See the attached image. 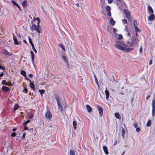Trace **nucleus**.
Listing matches in <instances>:
<instances>
[{
    "label": "nucleus",
    "mask_w": 155,
    "mask_h": 155,
    "mask_svg": "<svg viewBox=\"0 0 155 155\" xmlns=\"http://www.w3.org/2000/svg\"><path fill=\"white\" fill-rule=\"evenodd\" d=\"M114 46L119 50H121L126 52H129L132 51L134 48H127V46L125 45L124 42L120 41H116V44Z\"/></svg>",
    "instance_id": "1"
},
{
    "label": "nucleus",
    "mask_w": 155,
    "mask_h": 155,
    "mask_svg": "<svg viewBox=\"0 0 155 155\" xmlns=\"http://www.w3.org/2000/svg\"><path fill=\"white\" fill-rule=\"evenodd\" d=\"M33 21H36L37 22V25H36L34 24H33L32 25L31 27H30V29L31 31H36L39 33H41V31L39 30L40 28V26L39 25V23L40 22V19L38 18H34Z\"/></svg>",
    "instance_id": "2"
},
{
    "label": "nucleus",
    "mask_w": 155,
    "mask_h": 155,
    "mask_svg": "<svg viewBox=\"0 0 155 155\" xmlns=\"http://www.w3.org/2000/svg\"><path fill=\"white\" fill-rule=\"evenodd\" d=\"M138 38L137 37H134L131 41H128L127 44L130 47H132L135 45H136L138 43Z\"/></svg>",
    "instance_id": "3"
},
{
    "label": "nucleus",
    "mask_w": 155,
    "mask_h": 155,
    "mask_svg": "<svg viewBox=\"0 0 155 155\" xmlns=\"http://www.w3.org/2000/svg\"><path fill=\"white\" fill-rule=\"evenodd\" d=\"M46 119L48 120H50L52 118V114L49 110H47L45 114Z\"/></svg>",
    "instance_id": "4"
},
{
    "label": "nucleus",
    "mask_w": 155,
    "mask_h": 155,
    "mask_svg": "<svg viewBox=\"0 0 155 155\" xmlns=\"http://www.w3.org/2000/svg\"><path fill=\"white\" fill-rule=\"evenodd\" d=\"M97 107L99 111V115L101 117L103 115V109L102 107L98 105H97Z\"/></svg>",
    "instance_id": "5"
},
{
    "label": "nucleus",
    "mask_w": 155,
    "mask_h": 155,
    "mask_svg": "<svg viewBox=\"0 0 155 155\" xmlns=\"http://www.w3.org/2000/svg\"><path fill=\"white\" fill-rule=\"evenodd\" d=\"M152 115L153 116H154L155 113V99L153 100L152 101Z\"/></svg>",
    "instance_id": "6"
},
{
    "label": "nucleus",
    "mask_w": 155,
    "mask_h": 155,
    "mask_svg": "<svg viewBox=\"0 0 155 155\" xmlns=\"http://www.w3.org/2000/svg\"><path fill=\"white\" fill-rule=\"evenodd\" d=\"M2 53L6 56H11L13 54L12 52H10L8 51L6 49H3L2 51Z\"/></svg>",
    "instance_id": "7"
},
{
    "label": "nucleus",
    "mask_w": 155,
    "mask_h": 155,
    "mask_svg": "<svg viewBox=\"0 0 155 155\" xmlns=\"http://www.w3.org/2000/svg\"><path fill=\"white\" fill-rule=\"evenodd\" d=\"M150 15L148 18V20L149 21H152L154 20L155 16L154 14H150Z\"/></svg>",
    "instance_id": "8"
},
{
    "label": "nucleus",
    "mask_w": 155,
    "mask_h": 155,
    "mask_svg": "<svg viewBox=\"0 0 155 155\" xmlns=\"http://www.w3.org/2000/svg\"><path fill=\"white\" fill-rule=\"evenodd\" d=\"M58 106V108L60 110L61 112H62L63 110V108L62 105L60 102L57 103Z\"/></svg>",
    "instance_id": "9"
},
{
    "label": "nucleus",
    "mask_w": 155,
    "mask_h": 155,
    "mask_svg": "<svg viewBox=\"0 0 155 155\" xmlns=\"http://www.w3.org/2000/svg\"><path fill=\"white\" fill-rule=\"evenodd\" d=\"M86 108L88 112L89 113H91L92 111V108L88 104L86 105Z\"/></svg>",
    "instance_id": "10"
},
{
    "label": "nucleus",
    "mask_w": 155,
    "mask_h": 155,
    "mask_svg": "<svg viewBox=\"0 0 155 155\" xmlns=\"http://www.w3.org/2000/svg\"><path fill=\"white\" fill-rule=\"evenodd\" d=\"M103 148L105 154L106 155L108 154L109 153L107 147L106 146H104Z\"/></svg>",
    "instance_id": "11"
},
{
    "label": "nucleus",
    "mask_w": 155,
    "mask_h": 155,
    "mask_svg": "<svg viewBox=\"0 0 155 155\" xmlns=\"http://www.w3.org/2000/svg\"><path fill=\"white\" fill-rule=\"evenodd\" d=\"M2 89L5 92H8L9 91V89L8 87L4 86L2 87Z\"/></svg>",
    "instance_id": "12"
},
{
    "label": "nucleus",
    "mask_w": 155,
    "mask_h": 155,
    "mask_svg": "<svg viewBox=\"0 0 155 155\" xmlns=\"http://www.w3.org/2000/svg\"><path fill=\"white\" fill-rule=\"evenodd\" d=\"M124 12L126 14V15L127 18H128V19H129V18L130 17V18H131V17H130V13L128 12V11L127 10H124Z\"/></svg>",
    "instance_id": "13"
},
{
    "label": "nucleus",
    "mask_w": 155,
    "mask_h": 155,
    "mask_svg": "<svg viewBox=\"0 0 155 155\" xmlns=\"http://www.w3.org/2000/svg\"><path fill=\"white\" fill-rule=\"evenodd\" d=\"M124 12L126 14V15L127 18H128V19H129V18L130 17V18H131V17H130V13L128 12V11L127 10H124Z\"/></svg>",
    "instance_id": "14"
},
{
    "label": "nucleus",
    "mask_w": 155,
    "mask_h": 155,
    "mask_svg": "<svg viewBox=\"0 0 155 155\" xmlns=\"http://www.w3.org/2000/svg\"><path fill=\"white\" fill-rule=\"evenodd\" d=\"M105 93L106 95V98L107 100H108L110 95L109 91L107 90H106L105 91Z\"/></svg>",
    "instance_id": "15"
},
{
    "label": "nucleus",
    "mask_w": 155,
    "mask_h": 155,
    "mask_svg": "<svg viewBox=\"0 0 155 155\" xmlns=\"http://www.w3.org/2000/svg\"><path fill=\"white\" fill-rule=\"evenodd\" d=\"M148 9L150 14H153V10L151 7L149 6L148 8Z\"/></svg>",
    "instance_id": "16"
},
{
    "label": "nucleus",
    "mask_w": 155,
    "mask_h": 155,
    "mask_svg": "<svg viewBox=\"0 0 155 155\" xmlns=\"http://www.w3.org/2000/svg\"><path fill=\"white\" fill-rule=\"evenodd\" d=\"M31 55L32 61V63H34V59L35 58V55L33 51H31Z\"/></svg>",
    "instance_id": "17"
},
{
    "label": "nucleus",
    "mask_w": 155,
    "mask_h": 155,
    "mask_svg": "<svg viewBox=\"0 0 155 155\" xmlns=\"http://www.w3.org/2000/svg\"><path fill=\"white\" fill-rule=\"evenodd\" d=\"M13 40L14 41L15 44V45H18L19 44L20 42L18 41L17 38H16V37H13Z\"/></svg>",
    "instance_id": "18"
},
{
    "label": "nucleus",
    "mask_w": 155,
    "mask_h": 155,
    "mask_svg": "<svg viewBox=\"0 0 155 155\" xmlns=\"http://www.w3.org/2000/svg\"><path fill=\"white\" fill-rule=\"evenodd\" d=\"M55 97L57 103L60 102V97L57 94H55Z\"/></svg>",
    "instance_id": "19"
},
{
    "label": "nucleus",
    "mask_w": 155,
    "mask_h": 155,
    "mask_svg": "<svg viewBox=\"0 0 155 155\" xmlns=\"http://www.w3.org/2000/svg\"><path fill=\"white\" fill-rule=\"evenodd\" d=\"M115 116L119 120L121 119V116L118 113H116L115 114Z\"/></svg>",
    "instance_id": "20"
},
{
    "label": "nucleus",
    "mask_w": 155,
    "mask_h": 155,
    "mask_svg": "<svg viewBox=\"0 0 155 155\" xmlns=\"http://www.w3.org/2000/svg\"><path fill=\"white\" fill-rule=\"evenodd\" d=\"M30 86L33 90H35V86L33 82H30Z\"/></svg>",
    "instance_id": "21"
},
{
    "label": "nucleus",
    "mask_w": 155,
    "mask_h": 155,
    "mask_svg": "<svg viewBox=\"0 0 155 155\" xmlns=\"http://www.w3.org/2000/svg\"><path fill=\"white\" fill-rule=\"evenodd\" d=\"M73 126L74 128V130H76L77 129V122L76 121L74 120L73 122Z\"/></svg>",
    "instance_id": "22"
},
{
    "label": "nucleus",
    "mask_w": 155,
    "mask_h": 155,
    "mask_svg": "<svg viewBox=\"0 0 155 155\" xmlns=\"http://www.w3.org/2000/svg\"><path fill=\"white\" fill-rule=\"evenodd\" d=\"M110 23L113 26L115 24V21L114 20L113 18L111 17V18L110 21Z\"/></svg>",
    "instance_id": "23"
},
{
    "label": "nucleus",
    "mask_w": 155,
    "mask_h": 155,
    "mask_svg": "<svg viewBox=\"0 0 155 155\" xmlns=\"http://www.w3.org/2000/svg\"><path fill=\"white\" fill-rule=\"evenodd\" d=\"M94 78L95 81V82L97 84V86H98V87L100 88V86L98 83V80L97 79V78L95 75H94Z\"/></svg>",
    "instance_id": "24"
},
{
    "label": "nucleus",
    "mask_w": 155,
    "mask_h": 155,
    "mask_svg": "<svg viewBox=\"0 0 155 155\" xmlns=\"http://www.w3.org/2000/svg\"><path fill=\"white\" fill-rule=\"evenodd\" d=\"M21 75H23L24 76H26V72L23 70L21 71Z\"/></svg>",
    "instance_id": "25"
},
{
    "label": "nucleus",
    "mask_w": 155,
    "mask_h": 155,
    "mask_svg": "<svg viewBox=\"0 0 155 155\" xmlns=\"http://www.w3.org/2000/svg\"><path fill=\"white\" fill-rule=\"evenodd\" d=\"M27 4V3L26 0H24L23 1L22 3V5L23 7H26V6Z\"/></svg>",
    "instance_id": "26"
},
{
    "label": "nucleus",
    "mask_w": 155,
    "mask_h": 155,
    "mask_svg": "<svg viewBox=\"0 0 155 155\" xmlns=\"http://www.w3.org/2000/svg\"><path fill=\"white\" fill-rule=\"evenodd\" d=\"M70 155H75V152L72 150H71L70 152Z\"/></svg>",
    "instance_id": "27"
},
{
    "label": "nucleus",
    "mask_w": 155,
    "mask_h": 155,
    "mask_svg": "<svg viewBox=\"0 0 155 155\" xmlns=\"http://www.w3.org/2000/svg\"><path fill=\"white\" fill-rule=\"evenodd\" d=\"M34 114L30 113L28 115V117L30 119H32L33 117Z\"/></svg>",
    "instance_id": "28"
},
{
    "label": "nucleus",
    "mask_w": 155,
    "mask_h": 155,
    "mask_svg": "<svg viewBox=\"0 0 155 155\" xmlns=\"http://www.w3.org/2000/svg\"><path fill=\"white\" fill-rule=\"evenodd\" d=\"M59 46L64 51H65V48H64V47L63 45L62 44H59Z\"/></svg>",
    "instance_id": "29"
},
{
    "label": "nucleus",
    "mask_w": 155,
    "mask_h": 155,
    "mask_svg": "<svg viewBox=\"0 0 155 155\" xmlns=\"http://www.w3.org/2000/svg\"><path fill=\"white\" fill-rule=\"evenodd\" d=\"M18 107H19L18 105L17 104H16L15 105V106H14V110H17V109H18Z\"/></svg>",
    "instance_id": "30"
},
{
    "label": "nucleus",
    "mask_w": 155,
    "mask_h": 155,
    "mask_svg": "<svg viewBox=\"0 0 155 155\" xmlns=\"http://www.w3.org/2000/svg\"><path fill=\"white\" fill-rule=\"evenodd\" d=\"M39 92L40 93V94L41 95H42L43 94H44L45 91L43 90V89H42V90H39Z\"/></svg>",
    "instance_id": "31"
},
{
    "label": "nucleus",
    "mask_w": 155,
    "mask_h": 155,
    "mask_svg": "<svg viewBox=\"0 0 155 155\" xmlns=\"http://www.w3.org/2000/svg\"><path fill=\"white\" fill-rule=\"evenodd\" d=\"M135 29L136 32H137L140 31V30L138 28L137 26H135Z\"/></svg>",
    "instance_id": "32"
},
{
    "label": "nucleus",
    "mask_w": 155,
    "mask_h": 155,
    "mask_svg": "<svg viewBox=\"0 0 155 155\" xmlns=\"http://www.w3.org/2000/svg\"><path fill=\"white\" fill-rule=\"evenodd\" d=\"M30 122V120H28L26 121L23 124V126H26L27 124L28 123H29Z\"/></svg>",
    "instance_id": "33"
},
{
    "label": "nucleus",
    "mask_w": 155,
    "mask_h": 155,
    "mask_svg": "<svg viewBox=\"0 0 155 155\" xmlns=\"http://www.w3.org/2000/svg\"><path fill=\"white\" fill-rule=\"evenodd\" d=\"M62 58H63L64 62L65 63L66 62H67L68 61V59H67V58L65 56H63V57H62Z\"/></svg>",
    "instance_id": "34"
},
{
    "label": "nucleus",
    "mask_w": 155,
    "mask_h": 155,
    "mask_svg": "<svg viewBox=\"0 0 155 155\" xmlns=\"http://www.w3.org/2000/svg\"><path fill=\"white\" fill-rule=\"evenodd\" d=\"M106 9L107 12L110 11L111 9L110 7L109 6H107L106 7Z\"/></svg>",
    "instance_id": "35"
},
{
    "label": "nucleus",
    "mask_w": 155,
    "mask_h": 155,
    "mask_svg": "<svg viewBox=\"0 0 155 155\" xmlns=\"http://www.w3.org/2000/svg\"><path fill=\"white\" fill-rule=\"evenodd\" d=\"M16 133L14 132L12 133V134H11V136L12 137H15L16 136Z\"/></svg>",
    "instance_id": "36"
},
{
    "label": "nucleus",
    "mask_w": 155,
    "mask_h": 155,
    "mask_svg": "<svg viewBox=\"0 0 155 155\" xmlns=\"http://www.w3.org/2000/svg\"><path fill=\"white\" fill-rule=\"evenodd\" d=\"M28 40H29V43L31 45L33 44V42L32 41V39H31V38L30 37H29V38H28Z\"/></svg>",
    "instance_id": "37"
},
{
    "label": "nucleus",
    "mask_w": 155,
    "mask_h": 155,
    "mask_svg": "<svg viewBox=\"0 0 155 155\" xmlns=\"http://www.w3.org/2000/svg\"><path fill=\"white\" fill-rule=\"evenodd\" d=\"M150 120H149L147 123L146 126L147 127H150Z\"/></svg>",
    "instance_id": "38"
},
{
    "label": "nucleus",
    "mask_w": 155,
    "mask_h": 155,
    "mask_svg": "<svg viewBox=\"0 0 155 155\" xmlns=\"http://www.w3.org/2000/svg\"><path fill=\"white\" fill-rule=\"evenodd\" d=\"M122 22L123 24H125L127 23V20L125 19H123L122 20Z\"/></svg>",
    "instance_id": "39"
},
{
    "label": "nucleus",
    "mask_w": 155,
    "mask_h": 155,
    "mask_svg": "<svg viewBox=\"0 0 155 155\" xmlns=\"http://www.w3.org/2000/svg\"><path fill=\"white\" fill-rule=\"evenodd\" d=\"M28 90L25 87L23 91V92L25 93H27L28 92Z\"/></svg>",
    "instance_id": "40"
},
{
    "label": "nucleus",
    "mask_w": 155,
    "mask_h": 155,
    "mask_svg": "<svg viewBox=\"0 0 155 155\" xmlns=\"http://www.w3.org/2000/svg\"><path fill=\"white\" fill-rule=\"evenodd\" d=\"M6 83H7V82H6V80H3L2 81V84H3L6 85Z\"/></svg>",
    "instance_id": "41"
},
{
    "label": "nucleus",
    "mask_w": 155,
    "mask_h": 155,
    "mask_svg": "<svg viewBox=\"0 0 155 155\" xmlns=\"http://www.w3.org/2000/svg\"><path fill=\"white\" fill-rule=\"evenodd\" d=\"M100 1L102 5H104V4H105V0H100Z\"/></svg>",
    "instance_id": "42"
},
{
    "label": "nucleus",
    "mask_w": 155,
    "mask_h": 155,
    "mask_svg": "<svg viewBox=\"0 0 155 155\" xmlns=\"http://www.w3.org/2000/svg\"><path fill=\"white\" fill-rule=\"evenodd\" d=\"M134 126L136 128L138 127L137 123V122L134 123Z\"/></svg>",
    "instance_id": "43"
},
{
    "label": "nucleus",
    "mask_w": 155,
    "mask_h": 155,
    "mask_svg": "<svg viewBox=\"0 0 155 155\" xmlns=\"http://www.w3.org/2000/svg\"><path fill=\"white\" fill-rule=\"evenodd\" d=\"M6 85H7L8 86H12V84L11 82H7Z\"/></svg>",
    "instance_id": "44"
},
{
    "label": "nucleus",
    "mask_w": 155,
    "mask_h": 155,
    "mask_svg": "<svg viewBox=\"0 0 155 155\" xmlns=\"http://www.w3.org/2000/svg\"><path fill=\"white\" fill-rule=\"evenodd\" d=\"M126 31H127V32H128V30H127V28H126ZM130 35V33L129 32H128L127 34H126V35L127 36H129Z\"/></svg>",
    "instance_id": "45"
},
{
    "label": "nucleus",
    "mask_w": 155,
    "mask_h": 155,
    "mask_svg": "<svg viewBox=\"0 0 155 155\" xmlns=\"http://www.w3.org/2000/svg\"><path fill=\"white\" fill-rule=\"evenodd\" d=\"M134 26H137V21L136 20H134Z\"/></svg>",
    "instance_id": "46"
},
{
    "label": "nucleus",
    "mask_w": 155,
    "mask_h": 155,
    "mask_svg": "<svg viewBox=\"0 0 155 155\" xmlns=\"http://www.w3.org/2000/svg\"><path fill=\"white\" fill-rule=\"evenodd\" d=\"M25 77V79L26 80H27V81H29L30 82H31V81L27 77V76H26H26H24Z\"/></svg>",
    "instance_id": "47"
},
{
    "label": "nucleus",
    "mask_w": 155,
    "mask_h": 155,
    "mask_svg": "<svg viewBox=\"0 0 155 155\" xmlns=\"http://www.w3.org/2000/svg\"><path fill=\"white\" fill-rule=\"evenodd\" d=\"M26 135V133H24L22 136V139H24L25 137V136Z\"/></svg>",
    "instance_id": "48"
},
{
    "label": "nucleus",
    "mask_w": 155,
    "mask_h": 155,
    "mask_svg": "<svg viewBox=\"0 0 155 155\" xmlns=\"http://www.w3.org/2000/svg\"><path fill=\"white\" fill-rule=\"evenodd\" d=\"M140 130V128L139 127H137L136 128V131L137 132H139Z\"/></svg>",
    "instance_id": "49"
},
{
    "label": "nucleus",
    "mask_w": 155,
    "mask_h": 155,
    "mask_svg": "<svg viewBox=\"0 0 155 155\" xmlns=\"http://www.w3.org/2000/svg\"><path fill=\"white\" fill-rule=\"evenodd\" d=\"M118 38L119 39H120L122 38V36L121 35H118Z\"/></svg>",
    "instance_id": "50"
},
{
    "label": "nucleus",
    "mask_w": 155,
    "mask_h": 155,
    "mask_svg": "<svg viewBox=\"0 0 155 155\" xmlns=\"http://www.w3.org/2000/svg\"><path fill=\"white\" fill-rule=\"evenodd\" d=\"M65 63L67 64V65L68 67V68H69V63L68 62V61L67 62H65Z\"/></svg>",
    "instance_id": "51"
},
{
    "label": "nucleus",
    "mask_w": 155,
    "mask_h": 155,
    "mask_svg": "<svg viewBox=\"0 0 155 155\" xmlns=\"http://www.w3.org/2000/svg\"><path fill=\"white\" fill-rule=\"evenodd\" d=\"M107 1L109 3L111 4L113 2V0H107Z\"/></svg>",
    "instance_id": "52"
},
{
    "label": "nucleus",
    "mask_w": 155,
    "mask_h": 155,
    "mask_svg": "<svg viewBox=\"0 0 155 155\" xmlns=\"http://www.w3.org/2000/svg\"><path fill=\"white\" fill-rule=\"evenodd\" d=\"M107 14L109 16H111V13L110 11L107 12Z\"/></svg>",
    "instance_id": "53"
},
{
    "label": "nucleus",
    "mask_w": 155,
    "mask_h": 155,
    "mask_svg": "<svg viewBox=\"0 0 155 155\" xmlns=\"http://www.w3.org/2000/svg\"><path fill=\"white\" fill-rule=\"evenodd\" d=\"M140 52V53H142L143 51L142 50V48L141 47L140 48V50H139Z\"/></svg>",
    "instance_id": "54"
},
{
    "label": "nucleus",
    "mask_w": 155,
    "mask_h": 155,
    "mask_svg": "<svg viewBox=\"0 0 155 155\" xmlns=\"http://www.w3.org/2000/svg\"><path fill=\"white\" fill-rule=\"evenodd\" d=\"M24 126L25 127H24V130H28V127H26V126Z\"/></svg>",
    "instance_id": "55"
},
{
    "label": "nucleus",
    "mask_w": 155,
    "mask_h": 155,
    "mask_svg": "<svg viewBox=\"0 0 155 155\" xmlns=\"http://www.w3.org/2000/svg\"><path fill=\"white\" fill-rule=\"evenodd\" d=\"M28 76L30 78H32L33 75L31 74H29L28 75Z\"/></svg>",
    "instance_id": "56"
},
{
    "label": "nucleus",
    "mask_w": 155,
    "mask_h": 155,
    "mask_svg": "<svg viewBox=\"0 0 155 155\" xmlns=\"http://www.w3.org/2000/svg\"><path fill=\"white\" fill-rule=\"evenodd\" d=\"M12 2L15 5H17V3H16V2H15V1H12Z\"/></svg>",
    "instance_id": "57"
},
{
    "label": "nucleus",
    "mask_w": 155,
    "mask_h": 155,
    "mask_svg": "<svg viewBox=\"0 0 155 155\" xmlns=\"http://www.w3.org/2000/svg\"><path fill=\"white\" fill-rule=\"evenodd\" d=\"M16 6H17L18 8H19V10L20 11H21V8L20 6L18 4H17V5H16Z\"/></svg>",
    "instance_id": "58"
},
{
    "label": "nucleus",
    "mask_w": 155,
    "mask_h": 155,
    "mask_svg": "<svg viewBox=\"0 0 155 155\" xmlns=\"http://www.w3.org/2000/svg\"><path fill=\"white\" fill-rule=\"evenodd\" d=\"M125 131L123 127L122 128V134H125Z\"/></svg>",
    "instance_id": "59"
},
{
    "label": "nucleus",
    "mask_w": 155,
    "mask_h": 155,
    "mask_svg": "<svg viewBox=\"0 0 155 155\" xmlns=\"http://www.w3.org/2000/svg\"><path fill=\"white\" fill-rule=\"evenodd\" d=\"M117 140H115L114 142V146H115L117 144Z\"/></svg>",
    "instance_id": "60"
},
{
    "label": "nucleus",
    "mask_w": 155,
    "mask_h": 155,
    "mask_svg": "<svg viewBox=\"0 0 155 155\" xmlns=\"http://www.w3.org/2000/svg\"><path fill=\"white\" fill-rule=\"evenodd\" d=\"M0 69H2V70H4V67H2V65H1L0 64Z\"/></svg>",
    "instance_id": "61"
},
{
    "label": "nucleus",
    "mask_w": 155,
    "mask_h": 155,
    "mask_svg": "<svg viewBox=\"0 0 155 155\" xmlns=\"http://www.w3.org/2000/svg\"><path fill=\"white\" fill-rule=\"evenodd\" d=\"M113 31L114 33H115L116 32V30L115 28H113Z\"/></svg>",
    "instance_id": "62"
},
{
    "label": "nucleus",
    "mask_w": 155,
    "mask_h": 155,
    "mask_svg": "<svg viewBox=\"0 0 155 155\" xmlns=\"http://www.w3.org/2000/svg\"><path fill=\"white\" fill-rule=\"evenodd\" d=\"M33 51L35 52L36 53H37V50H36V49L35 48H33Z\"/></svg>",
    "instance_id": "63"
},
{
    "label": "nucleus",
    "mask_w": 155,
    "mask_h": 155,
    "mask_svg": "<svg viewBox=\"0 0 155 155\" xmlns=\"http://www.w3.org/2000/svg\"><path fill=\"white\" fill-rule=\"evenodd\" d=\"M3 76V72H2V73L0 74V77H2Z\"/></svg>",
    "instance_id": "64"
}]
</instances>
